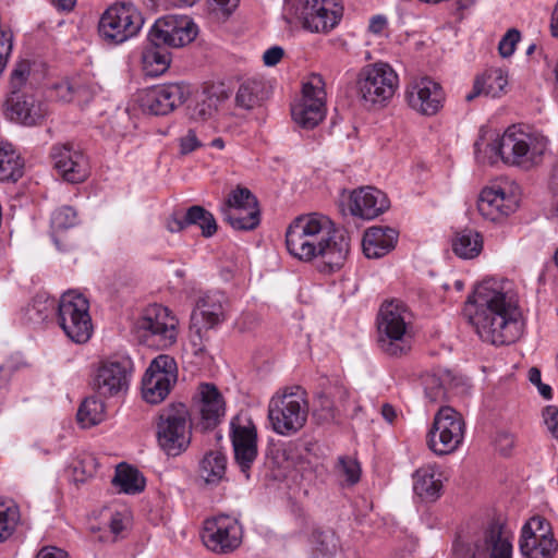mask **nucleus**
<instances>
[{
	"label": "nucleus",
	"instance_id": "obj_48",
	"mask_svg": "<svg viewBox=\"0 0 558 558\" xmlns=\"http://www.w3.org/2000/svg\"><path fill=\"white\" fill-rule=\"evenodd\" d=\"M424 390L426 398L433 403L444 401L447 396L444 383L436 374H430L425 377Z\"/></svg>",
	"mask_w": 558,
	"mask_h": 558
},
{
	"label": "nucleus",
	"instance_id": "obj_27",
	"mask_svg": "<svg viewBox=\"0 0 558 558\" xmlns=\"http://www.w3.org/2000/svg\"><path fill=\"white\" fill-rule=\"evenodd\" d=\"M198 395L201 424L205 429L214 428L220 423L221 417L225 415L226 408L223 398L211 384H202Z\"/></svg>",
	"mask_w": 558,
	"mask_h": 558
},
{
	"label": "nucleus",
	"instance_id": "obj_32",
	"mask_svg": "<svg viewBox=\"0 0 558 558\" xmlns=\"http://www.w3.org/2000/svg\"><path fill=\"white\" fill-rule=\"evenodd\" d=\"M238 208L259 209L257 198L247 187L238 186L230 192L220 208L223 220L239 222L238 216H235Z\"/></svg>",
	"mask_w": 558,
	"mask_h": 558
},
{
	"label": "nucleus",
	"instance_id": "obj_39",
	"mask_svg": "<svg viewBox=\"0 0 558 558\" xmlns=\"http://www.w3.org/2000/svg\"><path fill=\"white\" fill-rule=\"evenodd\" d=\"M520 551L524 558H554L558 550V543L555 538L535 541L530 536L520 539Z\"/></svg>",
	"mask_w": 558,
	"mask_h": 558
},
{
	"label": "nucleus",
	"instance_id": "obj_56",
	"mask_svg": "<svg viewBox=\"0 0 558 558\" xmlns=\"http://www.w3.org/2000/svg\"><path fill=\"white\" fill-rule=\"evenodd\" d=\"M330 391V396L333 400H336V405L339 412L345 409L348 399H349V390L342 384H333L328 387Z\"/></svg>",
	"mask_w": 558,
	"mask_h": 558
},
{
	"label": "nucleus",
	"instance_id": "obj_18",
	"mask_svg": "<svg viewBox=\"0 0 558 558\" xmlns=\"http://www.w3.org/2000/svg\"><path fill=\"white\" fill-rule=\"evenodd\" d=\"M196 36L197 27L191 20L170 15L155 22L148 39L155 45L180 48L192 43Z\"/></svg>",
	"mask_w": 558,
	"mask_h": 558
},
{
	"label": "nucleus",
	"instance_id": "obj_40",
	"mask_svg": "<svg viewBox=\"0 0 558 558\" xmlns=\"http://www.w3.org/2000/svg\"><path fill=\"white\" fill-rule=\"evenodd\" d=\"M105 404L96 397L86 398L77 410V422L82 427H92L105 420Z\"/></svg>",
	"mask_w": 558,
	"mask_h": 558
},
{
	"label": "nucleus",
	"instance_id": "obj_34",
	"mask_svg": "<svg viewBox=\"0 0 558 558\" xmlns=\"http://www.w3.org/2000/svg\"><path fill=\"white\" fill-rule=\"evenodd\" d=\"M170 62V53L161 45L150 43L142 52L143 71L147 76L155 77L163 74L169 69Z\"/></svg>",
	"mask_w": 558,
	"mask_h": 558
},
{
	"label": "nucleus",
	"instance_id": "obj_55",
	"mask_svg": "<svg viewBox=\"0 0 558 558\" xmlns=\"http://www.w3.org/2000/svg\"><path fill=\"white\" fill-rule=\"evenodd\" d=\"M180 151L187 155L202 146L201 141L197 138L194 130L190 129L186 134L180 137Z\"/></svg>",
	"mask_w": 558,
	"mask_h": 558
},
{
	"label": "nucleus",
	"instance_id": "obj_30",
	"mask_svg": "<svg viewBox=\"0 0 558 558\" xmlns=\"http://www.w3.org/2000/svg\"><path fill=\"white\" fill-rule=\"evenodd\" d=\"M413 490L423 501H436L442 493L441 474L430 465L418 469L413 474Z\"/></svg>",
	"mask_w": 558,
	"mask_h": 558
},
{
	"label": "nucleus",
	"instance_id": "obj_15",
	"mask_svg": "<svg viewBox=\"0 0 558 558\" xmlns=\"http://www.w3.org/2000/svg\"><path fill=\"white\" fill-rule=\"evenodd\" d=\"M177 379V363L173 357L160 354L155 357L142 380V393L146 402L160 403L169 395Z\"/></svg>",
	"mask_w": 558,
	"mask_h": 558
},
{
	"label": "nucleus",
	"instance_id": "obj_50",
	"mask_svg": "<svg viewBox=\"0 0 558 558\" xmlns=\"http://www.w3.org/2000/svg\"><path fill=\"white\" fill-rule=\"evenodd\" d=\"M485 86V95L499 97L508 83L501 70H494L481 80Z\"/></svg>",
	"mask_w": 558,
	"mask_h": 558
},
{
	"label": "nucleus",
	"instance_id": "obj_26",
	"mask_svg": "<svg viewBox=\"0 0 558 558\" xmlns=\"http://www.w3.org/2000/svg\"><path fill=\"white\" fill-rule=\"evenodd\" d=\"M228 98L229 93L222 86L205 87L189 106L190 119L196 122H206L213 119Z\"/></svg>",
	"mask_w": 558,
	"mask_h": 558
},
{
	"label": "nucleus",
	"instance_id": "obj_33",
	"mask_svg": "<svg viewBox=\"0 0 558 558\" xmlns=\"http://www.w3.org/2000/svg\"><path fill=\"white\" fill-rule=\"evenodd\" d=\"M453 253L463 259H472L478 256L483 250V236L480 232L464 229L452 238Z\"/></svg>",
	"mask_w": 558,
	"mask_h": 558
},
{
	"label": "nucleus",
	"instance_id": "obj_11",
	"mask_svg": "<svg viewBox=\"0 0 558 558\" xmlns=\"http://www.w3.org/2000/svg\"><path fill=\"white\" fill-rule=\"evenodd\" d=\"M291 116L295 124L305 130L316 128L324 120L326 90L320 74L313 73L303 83L302 97L291 106Z\"/></svg>",
	"mask_w": 558,
	"mask_h": 558
},
{
	"label": "nucleus",
	"instance_id": "obj_2",
	"mask_svg": "<svg viewBox=\"0 0 558 558\" xmlns=\"http://www.w3.org/2000/svg\"><path fill=\"white\" fill-rule=\"evenodd\" d=\"M289 253L303 262L319 258L320 271L333 272L345 263L350 252V238L336 230L332 221L319 214L296 217L286 232Z\"/></svg>",
	"mask_w": 558,
	"mask_h": 558
},
{
	"label": "nucleus",
	"instance_id": "obj_60",
	"mask_svg": "<svg viewBox=\"0 0 558 558\" xmlns=\"http://www.w3.org/2000/svg\"><path fill=\"white\" fill-rule=\"evenodd\" d=\"M189 227L186 213L184 215L173 214L167 221V229L170 232H180Z\"/></svg>",
	"mask_w": 558,
	"mask_h": 558
},
{
	"label": "nucleus",
	"instance_id": "obj_6",
	"mask_svg": "<svg viewBox=\"0 0 558 558\" xmlns=\"http://www.w3.org/2000/svg\"><path fill=\"white\" fill-rule=\"evenodd\" d=\"M289 22L299 23L311 33H328L339 23L342 7L336 0H286Z\"/></svg>",
	"mask_w": 558,
	"mask_h": 558
},
{
	"label": "nucleus",
	"instance_id": "obj_37",
	"mask_svg": "<svg viewBox=\"0 0 558 558\" xmlns=\"http://www.w3.org/2000/svg\"><path fill=\"white\" fill-rule=\"evenodd\" d=\"M266 98L265 87L260 81L248 80L241 84L235 95L238 107L251 110L259 106Z\"/></svg>",
	"mask_w": 558,
	"mask_h": 558
},
{
	"label": "nucleus",
	"instance_id": "obj_53",
	"mask_svg": "<svg viewBox=\"0 0 558 558\" xmlns=\"http://www.w3.org/2000/svg\"><path fill=\"white\" fill-rule=\"evenodd\" d=\"M519 40L520 32L515 28L508 29L498 44L500 56L504 58L512 56L515 49V45Z\"/></svg>",
	"mask_w": 558,
	"mask_h": 558
},
{
	"label": "nucleus",
	"instance_id": "obj_44",
	"mask_svg": "<svg viewBox=\"0 0 558 558\" xmlns=\"http://www.w3.org/2000/svg\"><path fill=\"white\" fill-rule=\"evenodd\" d=\"M96 465L95 456H76L69 465L68 471L72 480L78 484L84 483L88 477L93 476L96 471Z\"/></svg>",
	"mask_w": 558,
	"mask_h": 558
},
{
	"label": "nucleus",
	"instance_id": "obj_36",
	"mask_svg": "<svg viewBox=\"0 0 558 558\" xmlns=\"http://www.w3.org/2000/svg\"><path fill=\"white\" fill-rule=\"evenodd\" d=\"M312 558H332L339 548V538L330 530H314L311 537Z\"/></svg>",
	"mask_w": 558,
	"mask_h": 558
},
{
	"label": "nucleus",
	"instance_id": "obj_24",
	"mask_svg": "<svg viewBox=\"0 0 558 558\" xmlns=\"http://www.w3.org/2000/svg\"><path fill=\"white\" fill-rule=\"evenodd\" d=\"M513 534L500 521L492 520L484 530L483 538L475 543L478 554L488 553V558H512Z\"/></svg>",
	"mask_w": 558,
	"mask_h": 558
},
{
	"label": "nucleus",
	"instance_id": "obj_62",
	"mask_svg": "<svg viewBox=\"0 0 558 558\" xmlns=\"http://www.w3.org/2000/svg\"><path fill=\"white\" fill-rule=\"evenodd\" d=\"M496 449L501 453L514 449V437L509 433H500L496 438Z\"/></svg>",
	"mask_w": 558,
	"mask_h": 558
},
{
	"label": "nucleus",
	"instance_id": "obj_45",
	"mask_svg": "<svg viewBox=\"0 0 558 558\" xmlns=\"http://www.w3.org/2000/svg\"><path fill=\"white\" fill-rule=\"evenodd\" d=\"M527 536L533 539L535 538V541L555 538L549 522L541 515L532 517L523 525L520 539H526Z\"/></svg>",
	"mask_w": 558,
	"mask_h": 558
},
{
	"label": "nucleus",
	"instance_id": "obj_21",
	"mask_svg": "<svg viewBox=\"0 0 558 558\" xmlns=\"http://www.w3.org/2000/svg\"><path fill=\"white\" fill-rule=\"evenodd\" d=\"M405 98L415 111L424 116H434L442 107L445 94L439 83L425 76L409 83Z\"/></svg>",
	"mask_w": 558,
	"mask_h": 558
},
{
	"label": "nucleus",
	"instance_id": "obj_54",
	"mask_svg": "<svg viewBox=\"0 0 558 558\" xmlns=\"http://www.w3.org/2000/svg\"><path fill=\"white\" fill-rule=\"evenodd\" d=\"M330 395L331 393L328 387L318 395L319 408L323 412H325V418H333L336 414L339 413V410L336 405V400H333Z\"/></svg>",
	"mask_w": 558,
	"mask_h": 558
},
{
	"label": "nucleus",
	"instance_id": "obj_4",
	"mask_svg": "<svg viewBox=\"0 0 558 558\" xmlns=\"http://www.w3.org/2000/svg\"><path fill=\"white\" fill-rule=\"evenodd\" d=\"M411 313L401 301L385 302L377 316L378 345L388 356L401 357L413 345Z\"/></svg>",
	"mask_w": 558,
	"mask_h": 558
},
{
	"label": "nucleus",
	"instance_id": "obj_8",
	"mask_svg": "<svg viewBox=\"0 0 558 558\" xmlns=\"http://www.w3.org/2000/svg\"><path fill=\"white\" fill-rule=\"evenodd\" d=\"M144 24L141 12L132 3H116L100 16L98 33L108 45H119L136 36Z\"/></svg>",
	"mask_w": 558,
	"mask_h": 558
},
{
	"label": "nucleus",
	"instance_id": "obj_46",
	"mask_svg": "<svg viewBox=\"0 0 558 558\" xmlns=\"http://www.w3.org/2000/svg\"><path fill=\"white\" fill-rule=\"evenodd\" d=\"M336 472L344 483L355 485L360 481L362 470L355 456H340Z\"/></svg>",
	"mask_w": 558,
	"mask_h": 558
},
{
	"label": "nucleus",
	"instance_id": "obj_19",
	"mask_svg": "<svg viewBox=\"0 0 558 558\" xmlns=\"http://www.w3.org/2000/svg\"><path fill=\"white\" fill-rule=\"evenodd\" d=\"M190 93V86L183 82L154 86L145 90L142 106L151 114L166 116L181 106Z\"/></svg>",
	"mask_w": 558,
	"mask_h": 558
},
{
	"label": "nucleus",
	"instance_id": "obj_42",
	"mask_svg": "<svg viewBox=\"0 0 558 558\" xmlns=\"http://www.w3.org/2000/svg\"><path fill=\"white\" fill-rule=\"evenodd\" d=\"M186 219L189 226H198L202 229V234L206 238L214 235L217 231V223L213 214L203 206H191L186 210Z\"/></svg>",
	"mask_w": 558,
	"mask_h": 558
},
{
	"label": "nucleus",
	"instance_id": "obj_13",
	"mask_svg": "<svg viewBox=\"0 0 558 558\" xmlns=\"http://www.w3.org/2000/svg\"><path fill=\"white\" fill-rule=\"evenodd\" d=\"M178 324V318L168 307L153 304L144 310L136 327L144 332L147 340H151L160 349H166L177 341Z\"/></svg>",
	"mask_w": 558,
	"mask_h": 558
},
{
	"label": "nucleus",
	"instance_id": "obj_3",
	"mask_svg": "<svg viewBox=\"0 0 558 558\" xmlns=\"http://www.w3.org/2000/svg\"><path fill=\"white\" fill-rule=\"evenodd\" d=\"M487 149L490 165L500 159L505 163L530 169L543 161L548 149V141L539 133L525 132L513 125L500 137L487 144Z\"/></svg>",
	"mask_w": 558,
	"mask_h": 558
},
{
	"label": "nucleus",
	"instance_id": "obj_10",
	"mask_svg": "<svg viewBox=\"0 0 558 558\" xmlns=\"http://www.w3.org/2000/svg\"><path fill=\"white\" fill-rule=\"evenodd\" d=\"M192 424L185 404H170L159 414L157 438L163 450L185 451L191 442Z\"/></svg>",
	"mask_w": 558,
	"mask_h": 558
},
{
	"label": "nucleus",
	"instance_id": "obj_63",
	"mask_svg": "<svg viewBox=\"0 0 558 558\" xmlns=\"http://www.w3.org/2000/svg\"><path fill=\"white\" fill-rule=\"evenodd\" d=\"M35 558H70V556L61 548L45 546L37 553Z\"/></svg>",
	"mask_w": 558,
	"mask_h": 558
},
{
	"label": "nucleus",
	"instance_id": "obj_23",
	"mask_svg": "<svg viewBox=\"0 0 558 558\" xmlns=\"http://www.w3.org/2000/svg\"><path fill=\"white\" fill-rule=\"evenodd\" d=\"M7 116L12 121L24 125L39 123L47 113L43 102L35 99L33 94L24 92H10L5 100Z\"/></svg>",
	"mask_w": 558,
	"mask_h": 558
},
{
	"label": "nucleus",
	"instance_id": "obj_41",
	"mask_svg": "<svg viewBox=\"0 0 558 558\" xmlns=\"http://www.w3.org/2000/svg\"><path fill=\"white\" fill-rule=\"evenodd\" d=\"M226 456H204L199 462V476L206 484L217 485L225 476Z\"/></svg>",
	"mask_w": 558,
	"mask_h": 558
},
{
	"label": "nucleus",
	"instance_id": "obj_12",
	"mask_svg": "<svg viewBox=\"0 0 558 558\" xmlns=\"http://www.w3.org/2000/svg\"><path fill=\"white\" fill-rule=\"evenodd\" d=\"M464 438V421L459 412L442 407L436 413L427 435L428 448L434 453H452Z\"/></svg>",
	"mask_w": 558,
	"mask_h": 558
},
{
	"label": "nucleus",
	"instance_id": "obj_61",
	"mask_svg": "<svg viewBox=\"0 0 558 558\" xmlns=\"http://www.w3.org/2000/svg\"><path fill=\"white\" fill-rule=\"evenodd\" d=\"M239 0H207L211 11L229 14L231 10L236 7Z\"/></svg>",
	"mask_w": 558,
	"mask_h": 558
},
{
	"label": "nucleus",
	"instance_id": "obj_14",
	"mask_svg": "<svg viewBox=\"0 0 558 558\" xmlns=\"http://www.w3.org/2000/svg\"><path fill=\"white\" fill-rule=\"evenodd\" d=\"M243 529L240 522L228 514H219L204 521L202 539L216 554L234 551L242 543Z\"/></svg>",
	"mask_w": 558,
	"mask_h": 558
},
{
	"label": "nucleus",
	"instance_id": "obj_25",
	"mask_svg": "<svg viewBox=\"0 0 558 558\" xmlns=\"http://www.w3.org/2000/svg\"><path fill=\"white\" fill-rule=\"evenodd\" d=\"M348 206L353 216L374 219L389 208V201L380 190L364 186L350 193Z\"/></svg>",
	"mask_w": 558,
	"mask_h": 558
},
{
	"label": "nucleus",
	"instance_id": "obj_43",
	"mask_svg": "<svg viewBox=\"0 0 558 558\" xmlns=\"http://www.w3.org/2000/svg\"><path fill=\"white\" fill-rule=\"evenodd\" d=\"M20 518V508L15 504H0V543L14 533Z\"/></svg>",
	"mask_w": 558,
	"mask_h": 558
},
{
	"label": "nucleus",
	"instance_id": "obj_22",
	"mask_svg": "<svg viewBox=\"0 0 558 558\" xmlns=\"http://www.w3.org/2000/svg\"><path fill=\"white\" fill-rule=\"evenodd\" d=\"M518 208V199L508 194L499 185L487 186L482 190L477 199V210L489 221L497 222L508 217Z\"/></svg>",
	"mask_w": 558,
	"mask_h": 558
},
{
	"label": "nucleus",
	"instance_id": "obj_35",
	"mask_svg": "<svg viewBox=\"0 0 558 558\" xmlns=\"http://www.w3.org/2000/svg\"><path fill=\"white\" fill-rule=\"evenodd\" d=\"M24 163L14 147L0 141V181H17L22 178Z\"/></svg>",
	"mask_w": 558,
	"mask_h": 558
},
{
	"label": "nucleus",
	"instance_id": "obj_17",
	"mask_svg": "<svg viewBox=\"0 0 558 558\" xmlns=\"http://www.w3.org/2000/svg\"><path fill=\"white\" fill-rule=\"evenodd\" d=\"M131 374L132 362L129 359L104 361L94 375L93 388L99 397H120L129 389Z\"/></svg>",
	"mask_w": 558,
	"mask_h": 558
},
{
	"label": "nucleus",
	"instance_id": "obj_20",
	"mask_svg": "<svg viewBox=\"0 0 558 558\" xmlns=\"http://www.w3.org/2000/svg\"><path fill=\"white\" fill-rule=\"evenodd\" d=\"M59 174L70 183H81L89 174V163L84 153L71 143L56 144L50 153Z\"/></svg>",
	"mask_w": 558,
	"mask_h": 558
},
{
	"label": "nucleus",
	"instance_id": "obj_7",
	"mask_svg": "<svg viewBox=\"0 0 558 558\" xmlns=\"http://www.w3.org/2000/svg\"><path fill=\"white\" fill-rule=\"evenodd\" d=\"M398 75L384 62L363 66L356 77V93L365 106L385 105L398 88Z\"/></svg>",
	"mask_w": 558,
	"mask_h": 558
},
{
	"label": "nucleus",
	"instance_id": "obj_31",
	"mask_svg": "<svg viewBox=\"0 0 558 558\" xmlns=\"http://www.w3.org/2000/svg\"><path fill=\"white\" fill-rule=\"evenodd\" d=\"M112 485L119 493L126 495H137L144 492L146 480L137 468L121 462L116 466L114 476L111 481Z\"/></svg>",
	"mask_w": 558,
	"mask_h": 558
},
{
	"label": "nucleus",
	"instance_id": "obj_47",
	"mask_svg": "<svg viewBox=\"0 0 558 558\" xmlns=\"http://www.w3.org/2000/svg\"><path fill=\"white\" fill-rule=\"evenodd\" d=\"M239 222H234L233 220H225L228 222L234 230L241 231H251L258 227L260 222V211L259 209H242L238 208Z\"/></svg>",
	"mask_w": 558,
	"mask_h": 558
},
{
	"label": "nucleus",
	"instance_id": "obj_9",
	"mask_svg": "<svg viewBox=\"0 0 558 558\" xmlns=\"http://www.w3.org/2000/svg\"><path fill=\"white\" fill-rule=\"evenodd\" d=\"M58 322L73 342H87L93 333L88 300L75 291L63 293L58 305Z\"/></svg>",
	"mask_w": 558,
	"mask_h": 558
},
{
	"label": "nucleus",
	"instance_id": "obj_5",
	"mask_svg": "<svg viewBox=\"0 0 558 558\" xmlns=\"http://www.w3.org/2000/svg\"><path fill=\"white\" fill-rule=\"evenodd\" d=\"M308 416L306 393L301 387L287 388L271 397L268 418L277 434L290 436L303 428Z\"/></svg>",
	"mask_w": 558,
	"mask_h": 558
},
{
	"label": "nucleus",
	"instance_id": "obj_16",
	"mask_svg": "<svg viewBox=\"0 0 558 558\" xmlns=\"http://www.w3.org/2000/svg\"><path fill=\"white\" fill-rule=\"evenodd\" d=\"M228 299L220 291L206 292L201 295L191 316V330L202 341L207 332L227 318Z\"/></svg>",
	"mask_w": 558,
	"mask_h": 558
},
{
	"label": "nucleus",
	"instance_id": "obj_59",
	"mask_svg": "<svg viewBox=\"0 0 558 558\" xmlns=\"http://www.w3.org/2000/svg\"><path fill=\"white\" fill-rule=\"evenodd\" d=\"M284 51L279 46H274L264 52L263 61L267 66H274L280 62Z\"/></svg>",
	"mask_w": 558,
	"mask_h": 558
},
{
	"label": "nucleus",
	"instance_id": "obj_28",
	"mask_svg": "<svg viewBox=\"0 0 558 558\" xmlns=\"http://www.w3.org/2000/svg\"><path fill=\"white\" fill-rule=\"evenodd\" d=\"M398 238L399 233L393 228L371 227L363 235V253L367 258H380L395 248Z\"/></svg>",
	"mask_w": 558,
	"mask_h": 558
},
{
	"label": "nucleus",
	"instance_id": "obj_52",
	"mask_svg": "<svg viewBox=\"0 0 558 558\" xmlns=\"http://www.w3.org/2000/svg\"><path fill=\"white\" fill-rule=\"evenodd\" d=\"M29 75V65L27 62H20L13 69L10 78V92H24L23 87L26 85Z\"/></svg>",
	"mask_w": 558,
	"mask_h": 558
},
{
	"label": "nucleus",
	"instance_id": "obj_51",
	"mask_svg": "<svg viewBox=\"0 0 558 558\" xmlns=\"http://www.w3.org/2000/svg\"><path fill=\"white\" fill-rule=\"evenodd\" d=\"M130 521L131 515L128 511H116L111 514L108 526L113 542L125 536Z\"/></svg>",
	"mask_w": 558,
	"mask_h": 558
},
{
	"label": "nucleus",
	"instance_id": "obj_57",
	"mask_svg": "<svg viewBox=\"0 0 558 558\" xmlns=\"http://www.w3.org/2000/svg\"><path fill=\"white\" fill-rule=\"evenodd\" d=\"M12 50V39L11 36L5 34L4 32H0V75L2 74L8 58Z\"/></svg>",
	"mask_w": 558,
	"mask_h": 558
},
{
	"label": "nucleus",
	"instance_id": "obj_1",
	"mask_svg": "<svg viewBox=\"0 0 558 558\" xmlns=\"http://www.w3.org/2000/svg\"><path fill=\"white\" fill-rule=\"evenodd\" d=\"M463 313L480 338L490 344L508 345L523 333L524 320L517 299L494 279L475 287Z\"/></svg>",
	"mask_w": 558,
	"mask_h": 558
},
{
	"label": "nucleus",
	"instance_id": "obj_64",
	"mask_svg": "<svg viewBox=\"0 0 558 558\" xmlns=\"http://www.w3.org/2000/svg\"><path fill=\"white\" fill-rule=\"evenodd\" d=\"M255 457L256 456H234L236 465L246 478L250 477L248 471L254 463Z\"/></svg>",
	"mask_w": 558,
	"mask_h": 558
},
{
	"label": "nucleus",
	"instance_id": "obj_29",
	"mask_svg": "<svg viewBox=\"0 0 558 558\" xmlns=\"http://www.w3.org/2000/svg\"><path fill=\"white\" fill-rule=\"evenodd\" d=\"M230 428L233 453H257V432L250 418L235 416Z\"/></svg>",
	"mask_w": 558,
	"mask_h": 558
},
{
	"label": "nucleus",
	"instance_id": "obj_58",
	"mask_svg": "<svg viewBox=\"0 0 558 558\" xmlns=\"http://www.w3.org/2000/svg\"><path fill=\"white\" fill-rule=\"evenodd\" d=\"M544 420L548 430L556 436L558 434V408L547 405L544 410Z\"/></svg>",
	"mask_w": 558,
	"mask_h": 558
},
{
	"label": "nucleus",
	"instance_id": "obj_49",
	"mask_svg": "<svg viewBox=\"0 0 558 558\" xmlns=\"http://www.w3.org/2000/svg\"><path fill=\"white\" fill-rule=\"evenodd\" d=\"M77 222L76 211L70 206H63L57 209L51 217V226L56 231L72 228Z\"/></svg>",
	"mask_w": 558,
	"mask_h": 558
},
{
	"label": "nucleus",
	"instance_id": "obj_38",
	"mask_svg": "<svg viewBox=\"0 0 558 558\" xmlns=\"http://www.w3.org/2000/svg\"><path fill=\"white\" fill-rule=\"evenodd\" d=\"M54 90L57 97L64 102H88L93 97L92 90L76 78L65 80L56 84Z\"/></svg>",
	"mask_w": 558,
	"mask_h": 558
}]
</instances>
